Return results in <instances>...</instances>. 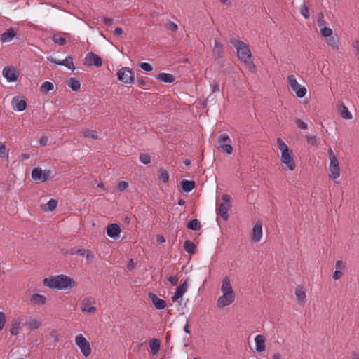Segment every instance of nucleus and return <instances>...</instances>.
Listing matches in <instances>:
<instances>
[{
  "instance_id": "nucleus-1",
  "label": "nucleus",
  "mask_w": 359,
  "mask_h": 359,
  "mask_svg": "<svg viewBox=\"0 0 359 359\" xmlns=\"http://www.w3.org/2000/svg\"><path fill=\"white\" fill-rule=\"evenodd\" d=\"M231 43L236 49L237 56L238 59L244 63L246 68L253 74L257 72V67L252 60V55L250 49V46L243 41L231 38Z\"/></svg>"
},
{
  "instance_id": "nucleus-2",
  "label": "nucleus",
  "mask_w": 359,
  "mask_h": 359,
  "mask_svg": "<svg viewBox=\"0 0 359 359\" xmlns=\"http://www.w3.org/2000/svg\"><path fill=\"white\" fill-rule=\"evenodd\" d=\"M43 283L49 288L58 290L72 288L75 285V283L71 278L63 274L46 278L43 279Z\"/></svg>"
},
{
  "instance_id": "nucleus-3",
  "label": "nucleus",
  "mask_w": 359,
  "mask_h": 359,
  "mask_svg": "<svg viewBox=\"0 0 359 359\" xmlns=\"http://www.w3.org/2000/svg\"><path fill=\"white\" fill-rule=\"evenodd\" d=\"M277 145L281 152L280 161L285 165V168L293 171L296 168L292 151L281 138L277 139Z\"/></svg>"
},
{
  "instance_id": "nucleus-4",
  "label": "nucleus",
  "mask_w": 359,
  "mask_h": 359,
  "mask_svg": "<svg viewBox=\"0 0 359 359\" xmlns=\"http://www.w3.org/2000/svg\"><path fill=\"white\" fill-rule=\"evenodd\" d=\"M118 79L126 86H131L135 82V73L130 67H124L117 72Z\"/></svg>"
},
{
  "instance_id": "nucleus-5",
  "label": "nucleus",
  "mask_w": 359,
  "mask_h": 359,
  "mask_svg": "<svg viewBox=\"0 0 359 359\" xmlns=\"http://www.w3.org/2000/svg\"><path fill=\"white\" fill-rule=\"evenodd\" d=\"M222 202L216 208V212L224 221L229 218L228 212L231 208V197L228 194H224L222 197Z\"/></svg>"
},
{
  "instance_id": "nucleus-6",
  "label": "nucleus",
  "mask_w": 359,
  "mask_h": 359,
  "mask_svg": "<svg viewBox=\"0 0 359 359\" xmlns=\"http://www.w3.org/2000/svg\"><path fill=\"white\" fill-rule=\"evenodd\" d=\"M287 79L288 85L290 86L292 90L295 93L296 95L298 97L302 98L305 96L307 91L306 88L304 86L298 83L294 75H288Z\"/></svg>"
},
{
  "instance_id": "nucleus-7",
  "label": "nucleus",
  "mask_w": 359,
  "mask_h": 359,
  "mask_svg": "<svg viewBox=\"0 0 359 359\" xmlns=\"http://www.w3.org/2000/svg\"><path fill=\"white\" fill-rule=\"evenodd\" d=\"M95 304L96 302L94 297H86L82 299L80 308L83 313L94 314L97 312Z\"/></svg>"
},
{
  "instance_id": "nucleus-8",
  "label": "nucleus",
  "mask_w": 359,
  "mask_h": 359,
  "mask_svg": "<svg viewBox=\"0 0 359 359\" xmlns=\"http://www.w3.org/2000/svg\"><path fill=\"white\" fill-rule=\"evenodd\" d=\"M219 149L223 152L228 154L233 153V147L231 146V140L226 133L220 134L217 139Z\"/></svg>"
},
{
  "instance_id": "nucleus-9",
  "label": "nucleus",
  "mask_w": 359,
  "mask_h": 359,
  "mask_svg": "<svg viewBox=\"0 0 359 359\" xmlns=\"http://www.w3.org/2000/svg\"><path fill=\"white\" fill-rule=\"evenodd\" d=\"M75 343L79 347L83 356L88 357L90 355L91 347L90 343L83 334H79L75 337Z\"/></svg>"
},
{
  "instance_id": "nucleus-10",
  "label": "nucleus",
  "mask_w": 359,
  "mask_h": 359,
  "mask_svg": "<svg viewBox=\"0 0 359 359\" xmlns=\"http://www.w3.org/2000/svg\"><path fill=\"white\" fill-rule=\"evenodd\" d=\"M51 177V171L49 170H42L40 168H34L32 172V177L35 181L44 182Z\"/></svg>"
},
{
  "instance_id": "nucleus-11",
  "label": "nucleus",
  "mask_w": 359,
  "mask_h": 359,
  "mask_svg": "<svg viewBox=\"0 0 359 359\" xmlns=\"http://www.w3.org/2000/svg\"><path fill=\"white\" fill-rule=\"evenodd\" d=\"M83 64L88 67L94 65L97 67H100L102 65V59L98 55L90 52L86 54Z\"/></svg>"
},
{
  "instance_id": "nucleus-12",
  "label": "nucleus",
  "mask_w": 359,
  "mask_h": 359,
  "mask_svg": "<svg viewBox=\"0 0 359 359\" xmlns=\"http://www.w3.org/2000/svg\"><path fill=\"white\" fill-rule=\"evenodd\" d=\"M223 294L219 297L217 302V306L219 308H223L226 306L231 304L235 299L234 292H222Z\"/></svg>"
},
{
  "instance_id": "nucleus-13",
  "label": "nucleus",
  "mask_w": 359,
  "mask_h": 359,
  "mask_svg": "<svg viewBox=\"0 0 359 359\" xmlns=\"http://www.w3.org/2000/svg\"><path fill=\"white\" fill-rule=\"evenodd\" d=\"M3 76L8 82H15L18 80V73L14 66H6L2 71Z\"/></svg>"
},
{
  "instance_id": "nucleus-14",
  "label": "nucleus",
  "mask_w": 359,
  "mask_h": 359,
  "mask_svg": "<svg viewBox=\"0 0 359 359\" xmlns=\"http://www.w3.org/2000/svg\"><path fill=\"white\" fill-rule=\"evenodd\" d=\"M148 297L151 301L155 309L157 310H163L167 306V303L165 300L159 298L156 294L153 292H149Z\"/></svg>"
},
{
  "instance_id": "nucleus-15",
  "label": "nucleus",
  "mask_w": 359,
  "mask_h": 359,
  "mask_svg": "<svg viewBox=\"0 0 359 359\" xmlns=\"http://www.w3.org/2000/svg\"><path fill=\"white\" fill-rule=\"evenodd\" d=\"M329 177L332 180H336L340 176V167L338 160L330 161L329 164Z\"/></svg>"
},
{
  "instance_id": "nucleus-16",
  "label": "nucleus",
  "mask_w": 359,
  "mask_h": 359,
  "mask_svg": "<svg viewBox=\"0 0 359 359\" xmlns=\"http://www.w3.org/2000/svg\"><path fill=\"white\" fill-rule=\"evenodd\" d=\"M12 107L15 111H22L27 108L25 100L20 96L13 97L11 101Z\"/></svg>"
},
{
  "instance_id": "nucleus-17",
  "label": "nucleus",
  "mask_w": 359,
  "mask_h": 359,
  "mask_svg": "<svg viewBox=\"0 0 359 359\" xmlns=\"http://www.w3.org/2000/svg\"><path fill=\"white\" fill-rule=\"evenodd\" d=\"M188 289V279L185 280L175 290L174 294L171 297L172 302H177L182 297Z\"/></svg>"
},
{
  "instance_id": "nucleus-18",
  "label": "nucleus",
  "mask_w": 359,
  "mask_h": 359,
  "mask_svg": "<svg viewBox=\"0 0 359 359\" xmlns=\"http://www.w3.org/2000/svg\"><path fill=\"white\" fill-rule=\"evenodd\" d=\"M212 55L215 60L222 59L224 56V46L217 39L214 41V47L212 48Z\"/></svg>"
},
{
  "instance_id": "nucleus-19",
  "label": "nucleus",
  "mask_w": 359,
  "mask_h": 359,
  "mask_svg": "<svg viewBox=\"0 0 359 359\" xmlns=\"http://www.w3.org/2000/svg\"><path fill=\"white\" fill-rule=\"evenodd\" d=\"M294 294L298 304L304 306L306 302V295L304 287L302 285H297L294 290Z\"/></svg>"
},
{
  "instance_id": "nucleus-20",
  "label": "nucleus",
  "mask_w": 359,
  "mask_h": 359,
  "mask_svg": "<svg viewBox=\"0 0 359 359\" xmlns=\"http://www.w3.org/2000/svg\"><path fill=\"white\" fill-rule=\"evenodd\" d=\"M262 238V223L258 222H257L253 228L252 233V241L253 242H259Z\"/></svg>"
},
{
  "instance_id": "nucleus-21",
  "label": "nucleus",
  "mask_w": 359,
  "mask_h": 359,
  "mask_svg": "<svg viewBox=\"0 0 359 359\" xmlns=\"http://www.w3.org/2000/svg\"><path fill=\"white\" fill-rule=\"evenodd\" d=\"M121 233V228L116 224H111L107 227V233L108 236L112 238H116Z\"/></svg>"
},
{
  "instance_id": "nucleus-22",
  "label": "nucleus",
  "mask_w": 359,
  "mask_h": 359,
  "mask_svg": "<svg viewBox=\"0 0 359 359\" xmlns=\"http://www.w3.org/2000/svg\"><path fill=\"white\" fill-rule=\"evenodd\" d=\"M265 337L262 334H258L255 337L256 351L259 353L264 352L266 349Z\"/></svg>"
},
{
  "instance_id": "nucleus-23",
  "label": "nucleus",
  "mask_w": 359,
  "mask_h": 359,
  "mask_svg": "<svg viewBox=\"0 0 359 359\" xmlns=\"http://www.w3.org/2000/svg\"><path fill=\"white\" fill-rule=\"evenodd\" d=\"M22 322V318H15L13 320L11 327H10V332L12 335L16 336L19 334L20 332V327Z\"/></svg>"
},
{
  "instance_id": "nucleus-24",
  "label": "nucleus",
  "mask_w": 359,
  "mask_h": 359,
  "mask_svg": "<svg viewBox=\"0 0 359 359\" xmlns=\"http://www.w3.org/2000/svg\"><path fill=\"white\" fill-rule=\"evenodd\" d=\"M337 110L341 118L346 120H350L353 118L351 113L344 103L341 102L340 104L337 105Z\"/></svg>"
},
{
  "instance_id": "nucleus-25",
  "label": "nucleus",
  "mask_w": 359,
  "mask_h": 359,
  "mask_svg": "<svg viewBox=\"0 0 359 359\" xmlns=\"http://www.w3.org/2000/svg\"><path fill=\"white\" fill-rule=\"evenodd\" d=\"M16 32L13 28H10L1 35V41L4 43L10 42L15 36Z\"/></svg>"
},
{
  "instance_id": "nucleus-26",
  "label": "nucleus",
  "mask_w": 359,
  "mask_h": 359,
  "mask_svg": "<svg viewBox=\"0 0 359 359\" xmlns=\"http://www.w3.org/2000/svg\"><path fill=\"white\" fill-rule=\"evenodd\" d=\"M46 301V297L40 294H34L30 297V302L34 305H43Z\"/></svg>"
},
{
  "instance_id": "nucleus-27",
  "label": "nucleus",
  "mask_w": 359,
  "mask_h": 359,
  "mask_svg": "<svg viewBox=\"0 0 359 359\" xmlns=\"http://www.w3.org/2000/svg\"><path fill=\"white\" fill-rule=\"evenodd\" d=\"M156 79L162 82L168 83H172L175 81V77L172 74L164 72L157 74Z\"/></svg>"
},
{
  "instance_id": "nucleus-28",
  "label": "nucleus",
  "mask_w": 359,
  "mask_h": 359,
  "mask_svg": "<svg viewBox=\"0 0 359 359\" xmlns=\"http://www.w3.org/2000/svg\"><path fill=\"white\" fill-rule=\"evenodd\" d=\"M222 292H234L231 284V281L229 277H225L222 280V284L221 287Z\"/></svg>"
},
{
  "instance_id": "nucleus-29",
  "label": "nucleus",
  "mask_w": 359,
  "mask_h": 359,
  "mask_svg": "<svg viewBox=\"0 0 359 359\" xmlns=\"http://www.w3.org/2000/svg\"><path fill=\"white\" fill-rule=\"evenodd\" d=\"M327 43L333 50H338L339 49V40L337 36H331L327 39Z\"/></svg>"
},
{
  "instance_id": "nucleus-30",
  "label": "nucleus",
  "mask_w": 359,
  "mask_h": 359,
  "mask_svg": "<svg viewBox=\"0 0 359 359\" xmlns=\"http://www.w3.org/2000/svg\"><path fill=\"white\" fill-rule=\"evenodd\" d=\"M195 182L192 180H183L181 182V187L184 191L190 192L195 187Z\"/></svg>"
},
{
  "instance_id": "nucleus-31",
  "label": "nucleus",
  "mask_w": 359,
  "mask_h": 359,
  "mask_svg": "<svg viewBox=\"0 0 359 359\" xmlns=\"http://www.w3.org/2000/svg\"><path fill=\"white\" fill-rule=\"evenodd\" d=\"M41 325V320L36 318H31L26 323V326L31 330L38 329Z\"/></svg>"
},
{
  "instance_id": "nucleus-32",
  "label": "nucleus",
  "mask_w": 359,
  "mask_h": 359,
  "mask_svg": "<svg viewBox=\"0 0 359 359\" xmlns=\"http://www.w3.org/2000/svg\"><path fill=\"white\" fill-rule=\"evenodd\" d=\"M57 205V201L55 199H50L49 201L41 205V209L45 212L53 211Z\"/></svg>"
},
{
  "instance_id": "nucleus-33",
  "label": "nucleus",
  "mask_w": 359,
  "mask_h": 359,
  "mask_svg": "<svg viewBox=\"0 0 359 359\" xmlns=\"http://www.w3.org/2000/svg\"><path fill=\"white\" fill-rule=\"evenodd\" d=\"M67 85L74 91H78L81 88L79 80L74 77H71L68 79Z\"/></svg>"
},
{
  "instance_id": "nucleus-34",
  "label": "nucleus",
  "mask_w": 359,
  "mask_h": 359,
  "mask_svg": "<svg viewBox=\"0 0 359 359\" xmlns=\"http://www.w3.org/2000/svg\"><path fill=\"white\" fill-rule=\"evenodd\" d=\"M149 346L153 355L157 353L160 348V341L157 339H152L149 341Z\"/></svg>"
},
{
  "instance_id": "nucleus-35",
  "label": "nucleus",
  "mask_w": 359,
  "mask_h": 359,
  "mask_svg": "<svg viewBox=\"0 0 359 359\" xmlns=\"http://www.w3.org/2000/svg\"><path fill=\"white\" fill-rule=\"evenodd\" d=\"M81 134L86 138L98 139L97 133L93 130L83 129L81 130Z\"/></svg>"
},
{
  "instance_id": "nucleus-36",
  "label": "nucleus",
  "mask_w": 359,
  "mask_h": 359,
  "mask_svg": "<svg viewBox=\"0 0 359 359\" xmlns=\"http://www.w3.org/2000/svg\"><path fill=\"white\" fill-rule=\"evenodd\" d=\"M184 248L187 252H188L191 255H193L195 253L196 245L192 241H191L189 240H187L184 243Z\"/></svg>"
},
{
  "instance_id": "nucleus-37",
  "label": "nucleus",
  "mask_w": 359,
  "mask_h": 359,
  "mask_svg": "<svg viewBox=\"0 0 359 359\" xmlns=\"http://www.w3.org/2000/svg\"><path fill=\"white\" fill-rule=\"evenodd\" d=\"M59 65L65 66L69 69L74 70V62L72 57H67L65 60L60 61Z\"/></svg>"
},
{
  "instance_id": "nucleus-38",
  "label": "nucleus",
  "mask_w": 359,
  "mask_h": 359,
  "mask_svg": "<svg viewBox=\"0 0 359 359\" xmlns=\"http://www.w3.org/2000/svg\"><path fill=\"white\" fill-rule=\"evenodd\" d=\"M158 178L161 181L163 182L164 183H167L169 180L168 172L163 168H161L158 170Z\"/></svg>"
},
{
  "instance_id": "nucleus-39",
  "label": "nucleus",
  "mask_w": 359,
  "mask_h": 359,
  "mask_svg": "<svg viewBox=\"0 0 359 359\" xmlns=\"http://www.w3.org/2000/svg\"><path fill=\"white\" fill-rule=\"evenodd\" d=\"M54 88L53 84L50 81H45L40 87V90L42 93H47L52 90Z\"/></svg>"
},
{
  "instance_id": "nucleus-40",
  "label": "nucleus",
  "mask_w": 359,
  "mask_h": 359,
  "mask_svg": "<svg viewBox=\"0 0 359 359\" xmlns=\"http://www.w3.org/2000/svg\"><path fill=\"white\" fill-rule=\"evenodd\" d=\"M187 227L189 229L194 230V231H198L201 228L200 222L198 219H194L191 221H189L187 224Z\"/></svg>"
},
{
  "instance_id": "nucleus-41",
  "label": "nucleus",
  "mask_w": 359,
  "mask_h": 359,
  "mask_svg": "<svg viewBox=\"0 0 359 359\" xmlns=\"http://www.w3.org/2000/svg\"><path fill=\"white\" fill-rule=\"evenodd\" d=\"M299 12L304 16L305 19H309L310 17V13L309 11V7L306 4L305 2H303L299 7Z\"/></svg>"
},
{
  "instance_id": "nucleus-42",
  "label": "nucleus",
  "mask_w": 359,
  "mask_h": 359,
  "mask_svg": "<svg viewBox=\"0 0 359 359\" xmlns=\"http://www.w3.org/2000/svg\"><path fill=\"white\" fill-rule=\"evenodd\" d=\"M52 40L55 43L58 44L59 46H64L65 45L67 41L66 39L64 37L60 36L58 34H54L52 36Z\"/></svg>"
},
{
  "instance_id": "nucleus-43",
  "label": "nucleus",
  "mask_w": 359,
  "mask_h": 359,
  "mask_svg": "<svg viewBox=\"0 0 359 359\" xmlns=\"http://www.w3.org/2000/svg\"><path fill=\"white\" fill-rule=\"evenodd\" d=\"M320 33L322 36H323L325 38H328L332 35L333 32L331 28L327 27L326 26V27H322V29H320Z\"/></svg>"
},
{
  "instance_id": "nucleus-44",
  "label": "nucleus",
  "mask_w": 359,
  "mask_h": 359,
  "mask_svg": "<svg viewBox=\"0 0 359 359\" xmlns=\"http://www.w3.org/2000/svg\"><path fill=\"white\" fill-rule=\"evenodd\" d=\"M352 48L353 49L355 56L359 58V38H355L353 41Z\"/></svg>"
},
{
  "instance_id": "nucleus-45",
  "label": "nucleus",
  "mask_w": 359,
  "mask_h": 359,
  "mask_svg": "<svg viewBox=\"0 0 359 359\" xmlns=\"http://www.w3.org/2000/svg\"><path fill=\"white\" fill-rule=\"evenodd\" d=\"M140 161L144 165H147L151 162L150 156L147 154H141Z\"/></svg>"
},
{
  "instance_id": "nucleus-46",
  "label": "nucleus",
  "mask_w": 359,
  "mask_h": 359,
  "mask_svg": "<svg viewBox=\"0 0 359 359\" xmlns=\"http://www.w3.org/2000/svg\"><path fill=\"white\" fill-rule=\"evenodd\" d=\"M8 156V151L6 149V145L0 142V158Z\"/></svg>"
},
{
  "instance_id": "nucleus-47",
  "label": "nucleus",
  "mask_w": 359,
  "mask_h": 359,
  "mask_svg": "<svg viewBox=\"0 0 359 359\" xmlns=\"http://www.w3.org/2000/svg\"><path fill=\"white\" fill-rule=\"evenodd\" d=\"M306 140H307L308 144H309L312 146L318 145L317 138L315 135H307Z\"/></svg>"
},
{
  "instance_id": "nucleus-48",
  "label": "nucleus",
  "mask_w": 359,
  "mask_h": 359,
  "mask_svg": "<svg viewBox=\"0 0 359 359\" xmlns=\"http://www.w3.org/2000/svg\"><path fill=\"white\" fill-rule=\"evenodd\" d=\"M140 67L146 72H151L153 69L152 66L147 62H142L140 64Z\"/></svg>"
},
{
  "instance_id": "nucleus-49",
  "label": "nucleus",
  "mask_w": 359,
  "mask_h": 359,
  "mask_svg": "<svg viewBox=\"0 0 359 359\" xmlns=\"http://www.w3.org/2000/svg\"><path fill=\"white\" fill-rule=\"evenodd\" d=\"M128 187V182L125 181H120L116 186V188L119 191H123Z\"/></svg>"
},
{
  "instance_id": "nucleus-50",
  "label": "nucleus",
  "mask_w": 359,
  "mask_h": 359,
  "mask_svg": "<svg viewBox=\"0 0 359 359\" xmlns=\"http://www.w3.org/2000/svg\"><path fill=\"white\" fill-rule=\"evenodd\" d=\"M295 123L297 125L298 128L302 130H306L308 128L307 124L301 119H297L295 121Z\"/></svg>"
},
{
  "instance_id": "nucleus-51",
  "label": "nucleus",
  "mask_w": 359,
  "mask_h": 359,
  "mask_svg": "<svg viewBox=\"0 0 359 359\" xmlns=\"http://www.w3.org/2000/svg\"><path fill=\"white\" fill-rule=\"evenodd\" d=\"M6 316L4 312H0V330H1L6 323Z\"/></svg>"
},
{
  "instance_id": "nucleus-52",
  "label": "nucleus",
  "mask_w": 359,
  "mask_h": 359,
  "mask_svg": "<svg viewBox=\"0 0 359 359\" xmlns=\"http://www.w3.org/2000/svg\"><path fill=\"white\" fill-rule=\"evenodd\" d=\"M168 280L172 285H177L178 284L179 277L177 276H170L168 278Z\"/></svg>"
},
{
  "instance_id": "nucleus-53",
  "label": "nucleus",
  "mask_w": 359,
  "mask_h": 359,
  "mask_svg": "<svg viewBox=\"0 0 359 359\" xmlns=\"http://www.w3.org/2000/svg\"><path fill=\"white\" fill-rule=\"evenodd\" d=\"M167 28L168 29L171 30L172 32H175L177 30L178 26L176 23L173 22L172 21H169Z\"/></svg>"
},
{
  "instance_id": "nucleus-54",
  "label": "nucleus",
  "mask_w": 359,
  "mask_h": 359,
  "mask_svg": "<svg viewBox=\"0 0 359 359\" xmlns=\"http://www.w3.org/2000/svg\"><path fill=\"white\" fill-rule=\"evenodd\" d=\"M336 270H339L341 271L345 267V264L341 260H337L335 263Z\"/></svg>"
},
{
  "instance_id": "nucleus-55",
  "label": "nucleus",
  "mask_w": 359,
  "mask_h": 359,
  "mask_svg": "<svg viewBox=\"0 0 359 359\" xmlns=\"http://www.w3.org/2000/svg\"><path fill=\"white\" fill-rule=\"evenodd\" d=\"M50 334V337L53 339H54L55 341H57V342L59 341V340H60V335H59V334H58L57 330H51Z\"/></svg>"
},
{
  "instance_id": "nucleus-56",
  "label": "nucleus",
  "mask_w": 359,
  "mask_h": 359,
  "mask_svg": "<svg viewBox=\"0 0 359 359\" xmlns=\"http://www.w3.org/2000/svg\"><path fill=\"white\" fill-rule=\"evenodd\" d=\"M328 156L330 161L338 160L331 148H329L328 149Z\"/></svg>"
},
{
  "instance_id": "nucleus-57",
  "label": "nucleus",
  "mask_w": 359,
  "mask_h": 359,
  "mask_svg": "<svg viewBox=\"0 0 359 359\" xmlns=\"http://www.w3.org/2000/svg\"><path fill=\"white\" fill-rule=\"evenodd\" d=\"M317 24H318V26L319 27L320 29H322V27H326V21L325 20V19H318L317 20Z\"/></svg>"
},
{
  "instance_id": "nucleus-58",
  "label": "nucleus",
  "mask_w": 359,
  "mask_h": 359,
  "mask_svg": "<svg viewBox=\"0 0 359 359\" xmlns=\"http://www.w3.org/2000/svg\"><path fill=\"white\" fill-rule=\"evenodd\" d=\"M342 276V272L339 270H336L333 273V278L334 280H339Z\"/></svg>"
},
{
  "instance_id": "nucleus-59",
  "label": "nucleus",
  "mask_w": 359,
  "mask_h": 359,
  "mask_svg": "<svg viewBox=\"0 0 359 359\" xmlns=\"http://www.w3.org/2000/svg\"><path fill=\"white\" fill-rule=\"evenodd\" d=\"M85 257H86L88 262H91L94 257L93 253L89 250L87 251Z\"/></svg>"
},
{
  "instance_id": "nucleus-60",
  "label": "nucleus",
  "mask_w": 359,
  "mask_h": 359,
  "mask_svg": "<svg viewBox=\"0 0 359 359\" xmlns=\"http://www.w3.org/2000/svg\"><path fill=\"white\" fill-rule=\"evenodd\" d=\"M123 33V29L121 27H116L114 30V34L116 36H121Z\"/></svg>"
},
{
  "instance_id": "nucleus-61",
  "label": "nucleus",
  "mask_w": 359,
  "mask_h": 359,
  "mask_svg": "<svg viewBox=\"0 0 359 359\" xmlns=\"http://www.w3.org/2000/svg\"><path fill=\"white\" fill-rule=\"evenodd\" d=\"M135 263L133 259H130L127 265V269L129 271H132L135 269Z\"/></svg>"
},
{
  "instance_id": "nucleus-62",
  "label": "nucleus",
  "mask_w": 359,
  "mask_h": 359,
  "mask_svg": "<svg viewBox=\"0 0 359 359\" xmlns=\"http://www.w3.org/2000/svg\"><path fill=\"white\" fill-rule=\"evenodd\" d=\"M103 21L106 25H111L113 23L114 20L110 18H104Z\"/></svg>"
},
{
  "instance_id": "nucleus-63",
  "label": "nucleus",
  "mask_w": 359,
  "mask_h": 359,
  "mask_svg": "<svg viewBox=\"0 0 359 359\" xmlns=\"http://www.w3.org/2000/svg\"><path fill=\"white\" fill-rule=\"evenodd\" d=\"M88 250H86V249H79L76 251V254H78V255H79L81 256H83L84 257L86 255V254Z\"/></svg>"
},
{
  "instance_id": "nucleus-64",
  "label": "nucleus",
  "mask_w": 359,
  "mask_h": 359,
  "mask_svg": "<svg viewBox=\"0 0 359 359\" xmlns=\"http://www.w3.org/2000/svg\"><path fill=\"white\" fill-rule=\"evenodd\" d=\"M137 82L139 86H144L147 83L146 81L143 78L137 79Z\"/></svg>"
}]
</instances>
